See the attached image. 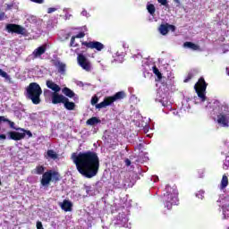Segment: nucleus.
I'll list each match as a JSON object with an SVG mask.
<instances>
[{
	"label": "nucleus",
	"mask_w": 229,
	"mask_h": 229,
	"mask_svg": "<svg viewBox=\"0 0 229 229\" xmlns=\"http://www.w3.org/2000/svg\"><path fill=\"white\" fill-rule=\"evenodd\" d=\"M228 187V176L224 174L221 180V189H226Z\"/></svg>",
	"instance_id": "b1692460"
},
{
	"label": "nucleus",
	"mask_w": 229,
	"mask_h": 229,
	"mask_svg": "<svg viewBox=\"0 0 229 229\" xmlns=\"http://www.w3.org/2000/svg\"><path fill=\"white\" fill-rule=\"evenodd\" d=\"M159 32L161 35H167L169 33V23L161 24L159 26Z\"/></svg>",
	"instance_id": "aec40b11"
},
{
	"label": "nucleus",
	"mask_w": 229,
	"mask_h": 229,
	"mask_svg": "<svg viewBox=\"0 0 229 229\" xmlns=\"http://www.w3.org/2000/svg\"><path fill=\"white\" fill-rule=\"evenodd\" d=\"M176 31V27L174 25L168 24V30Z\"/></svg>",
	"instance_id": "c9c22d12"
},
{
	"label": "nucleus",
	"mask_w": 229,
	"mask_h": 229,
	"mask_svg": "<svg viewBox=\"0 0 229 229\" xmlns=\"http://www.w3.org/2000/svg\"><path fill=\"white\" fill-rule=\"evenodd\" d=\"M53 65L56 67L60 74H65V67H66L65 64L62 63L60 60H54Z\"/></svg>",
	"instance_id": "ddd939ff"
},
{
	"label": "nucleus",
	"mask_w": 229,
	"mask_h": 229,
	"mask_svg": "<svg viewBox=\"0 0 229 229\" xmlns=\"http://www.w3.org/2000/svg\"><path fill=\"white\" fill-rule=\"evenodd\" d=\"M2 139V140H6V135L4 134H0V140Z\"/></svg>",
	"instance_id": "ea45409f"
},
{
	"label": "nucleus",
	"mask_w": 229,
	"mask_h": 229,
	"mask_svg": "<svg viewBox=\"0 0 229 229\" xmlns=\"http://www.w3.org/2000/svg\"><path fill=\"white\" fill-rule=\"evenodd\" d=\"M67 97L64 96L63 94H60L58 92L52 93L51 94V101L53 105H60L64 103Z\"/></svg>",
	"instance_id": "9d476101"
},
{
	"label": "nucleus",
	"mask_w": 229,
	"mask_h": 229,
	"mask_svg": "<svg viewBox=\"0 0 229 229\" xmlns=\"http://www.w3.org/2000/svg\"><path fill=\"white\" fill-rule=\"evenodd\" d=\"M163 106H168L169 105L167 104L168 102L165 103L164 101H161Z\"/></svg>",
	"instance_id": "a19ab883"
},
{
	"label": "nucleus",
	"mask_w": 229,
	"mask_h": 229,
	"mask_svg": "<svg viewBox=\"0 0 229 229\" xmlns=\"http://www.w3.org/2000/svg\"><path fill=\"white\" fill-rule=\"evenodd\" d=\"M37 229H44V226L42 225V222L40 221L37 222Z\"/></svg>",
	"instance_id": "4c0bfd02"
},
{
	"label": "nucleus",
	"mask_w": 229,
	"mask_h": 229,
	"mask_svg": "<svg viewBox=\"0 0 229 229\" xmlns=\"http://www.w3.org/2000/svg\"><path fill=\"white\" fill-rule=\"evenodd\" d=\"M46 171V167L44 165H37L34 170H32V174H42V178L40 180V183L42 187H49L51 182L54 183H57L60 182V173L55 170H47Z\"/></svg>",
	"instance_id": "f03ea898"
},
{
	"label": "nucleus",
	"mask_w": 229,
	"mask_h": 229,
	"mask_svg": "<svg viewBox=\"0 0 229 229\" xmlns=\"http://www.w3.org/2000/svg\"><path fill=\"white\" fill-rule=\"evenodd\" d=\"M81 45L88 47V49H96L97 51H103L105 49V45L99 41H82Z\"/></svg>",
	"instance_id": "1a4fd4ad"
},
{
	"label": "nucleus",
	"mask_w": 229,
	"mask_h": 229,
	"mask_svg": "<svg viewBox=\"0 0 229 229\" xmlns=\"http://www.w3.org/2000/svg\"><path fill=\"white\" fill-rule=\"evenodd\" d=\"M46 49L47 47L44 45L36 48L32 53L34 58H39L41 55H44L46 53Z\"/></svg>",
	"instance_id": "dca6fc26"
},
{
	"label": "nucleus",
	"mask_w": 229,
	"mask_h": 229,
	"mask_svg": "<svg viewBox=\"0 0 229 229\" xmlns=\"http://www.w3.org/2000/svg\"><path fill=\"white\" fill-rule=\"evenodd\" d=\"M175 1V3H180V1L179 0H174Z\"/></svg>",
	"instance_id": "79ce46f5"
},
{
	"label": "nucleus",
	"mask_w": 229,
	"mask_h": 229,
	"mask_svg": "<svg viewBox=\"0 0 229 229\" xmlns=\"http://www.w3.org/2000/svg\"><path fill=\"white\" fill-rule=\"evenodd\" d=\"M25 96L32 101L33 105H40V96H42V88L37 82H31L26 88Z\"/></svg>",
	"instance_id": "7ed1b4c3"
},
{
	"label": "nucleus",
	"mask_w": 229,
	"mask_h": 229,
	"mask_svg": "<svg viewBox=\"0 0 229 229\" xmlns=\"http://www.w3.org/2000/svg\"><path fill=\"white\" fill-rule=\"evenodd\" d=\"M56 8H55V7H49L48 9H47V13H53L54 12H56Z\"/></svg>",
	"instance_id": "f704fd0d"
},
{
	"label": "nucleus",
	"mask_w": 229,
	"mask_h": 229,
	"mask_svg": "<svg viewBox=\"0 0 229 229\" xmlns=\"http://www.w3.org/2000/svg\"><path fill=\"white\" fill-rule=\"evenodd\" d=\"M75 37V38H83L85 37V32H79Z\"/></svg>",
	"instance_id": "7c9ffc66"
},
{
	"label": "nucleus",
	"mask_w": 229,
	"mask_h": 229,
	"mask_svg": "<svg viewBox=\"0 0 229 229\" xmlns=\"http://www.w3.org/2000/svg\"><path fill=\"white\" fill-rule=\"evenodd\" d=\"M16 131H22V133H25V136L28 135V137L30 138L33 137V133H31V131H28L21 127H18V129H16Z\"/></svg>",
	"instance_id": "bb28decb"
},
{
	"label": "nucleus",
	"mask_w": 229,
	"mask_h": 229,
	"mask_svg": "<svg viewBox=\"0 0 229 229\" xmlns=\"http://www.w3.org/2000/svg\"><path fill=\"white\" fill-rule=\"evenodd\" d=\"M9 136L12 140H22V139L25 138V133H23L22 131H10Z\"/></svg>",
	"instance_id": "4468645a"
},
{
	"label": "nucleus",
	"mask_w": 229,
	"mask_h": 229,
	"mask_svg": "<svg viewBox=\"0 0 229 229\" xmlns=\"http://www.w3.org/2000/svg\"><path fill=\"white\" fill-rule=\"evenodd\" d=\"M207 87H208V84L205 81V78L203 77H200L194 86L197 96L202 103L207 101Z\"/></svg>",
	"instance_id": "423d86ee"
},
{
	"label": "nucleus",
	"mask_w": 229,
	"mask_h": 229,
	"mask_svg": "<svg viewBox=\"0 0 229 229\" xmlns=\"http://www.w3.org/2000/svg\"><path fill=\"white\" fill-rule=\"evenodd\" d=\"M98 101H99V98H98V96L92 97V98H91V105H92L93 106H94V105H96V106H97Z\"/></svg>",
	"instance_id": "c756f323"
},
{
	"label": "nucleus",
	"mask_w": 229,
	"mask_h": 229,
	"mask_svg": "<svg viewBox=\"0 0 229 229\" xmlns=\"http://www.w3.org/2000/svg\"><path fill=\"white\" fill-rule=\"evenodd\" d=\"M63 105H64V108H66V110H74V108H76V104H74V102H70L68 98L64 99Z\"/></svg>",
	"instance_id": "f3484780"
},
{
	"label": "nucleus",
	"mask_w": 229,
	"mask_h": 229,
	"mask_svg": "<svg viewBox=\"0 0 229 229\" xmlns=\"http://www.w3.org/2000/svg\"><path fill=\"white\" fill-rule=\"evenodd\" d=\"M101 123V120L98 117H91L87 120L86 124H89V126H94V124H98Z\"/></svg>",
	"instance_id": "4be33fe9"
},
{
	"label": "nucleus",
	"mask_w": 229,
	"mask_h": 229,
	"mask_svg": "<svg viewBox=\"0 0 229 229\" xmlns=\"http://www.w3.org/2000/svg\"><path fill=\"white\" fill-rule=\"evenodd\" d=\"M217 123L218 124H222V126H228L229 124V115L225 113H221L217 115Z\"/></svg>",
	"instance_id": "9b49d317"
},
{
	"label": "nucleus",
	"mask_w": 229,
	"mask_h": 229,
	"mask_svg": "<svg viewBox=\"0 0 229 229\" xmlns=\"http://www.w3.org/2000/svg\"><path fill=\"white\" fill-rule=\"evenodd\" d=\"M2 123H7L13 130H18L19 128H15V123L10 121V119L5 118L4 116H2Z\"/></svg>",
	"instance_id": "5701e85b"
},
{
	"label": "nucleus",
	"mask_w": 229,
	"mask_h": 229,
	"mask_svg": "<svg viewBox=\"0 0 229 229\" xmlns=\"http://www.w3.org/2000/svg\"><path fill=\"white\" fill-rule=\"evenodd\" d=\"M184 47H188L189 49H192L193 51H198L199 49V46L191 42V41H186L183 44Z\"/></svg>",
	"instance_id": "6ab92c4d"
},
{
	"label": "nucleus",
	"mask_w": 229,
	"mask_h": 229,
	"mask_svg": "<svg viewBox=\"0 0 229 229\" xmlns=\"http://www.w3.org/2000/svg\"><path fill=\"white\" fill-rule=\"evenodd\" d=\"M47 158H51L52 160H56L58 158V154L53 149H48L47 151Z\"/></svg>",
	"instance_id": "412c9836"
},
{
	"label": "nucleus",
	"mask_w": 229,
	"mask_h": 229,
	"mask_svg": "<svg viewBox=\"0 0 229 229\" xmlns=\"http://www.w3.org/2000/svg\"><path fill=\"white\" fill-rule=\"evenodd\" d=\"M59 205L64 212H72V202L64 199L63 202H60Z\"/></svg>",
	"instance_id": "f8f14e48"
},
{
	"label": "nucleus",
	"mask_w": 229,
	"mask_h": 229,
	"mask_svg": "<svg viewBox=\"0 0 229 229\" xmlns=\"http://www.w3.org/2000/svg\"><path fill=\"white\" fill-rule=\"evenodd\" d=\"M124 162H125V165H126L127 167H130V166L131 165V161L130 159L126 158V159L124 160Z\"/></svg>",
	"instance_id": "e433bc0d"
},
{
	"label": "nucleus",
	"mask_w": 229,
	"mask_h": 229,
	"mask_svg": "<svg viewBox=\"0 0 229 229\" xmlns=\"http://www.w3.org/2000/svg\"><path fill=\"white\" fill-rule=\"evenodd\" d=\"M77 62L84 71H87V72H90L92 69V64H90V61L87 59V57L83 54H79L77 56Z\"/></svg>",
	"instance_id": "6e6552de"
},
{
	"label": "nucleus",
	"mask_w": 229,
	"mask_h": 229,
	"mask_svg": "<svg viewBox=\"0 0 229 229\" xmlns=\"http://www.w3.org/2000/svg\"><path fill=\"white\" fill-rule=\"evenodd\" d=\"M72 159L76 165L78 173L84 178H94L99 173V156L94 151L88 150L80 152L78 155L73 153Z\"/></svg>",
	"instance_id": "f257e3e1"
},
{
	"label": "nucleus",
	"mask_w": 229,
	"mask_h": 229,
	"mask_svg": "<svg viewBox=\"0 0 229 229\" xmlns=\"http://www.w3.org/2000/svg\"><path fill=\"white\" fill-rule=\"evenodd\" d=\"M124 98H126V92L118 91L114 96L106 97L102 102L96 106V108L98 110H101V108H106V106H110L112 103H115V101H121Z\"/></svg>",
	"instance_id": "39448f33"
},
{
	"label": "nucleus",
	"mask_w": 229,
	"mask_h": 229,
	"mask_svg": "<svg viewBox=\"0 0 229 229\" xmlns=\"http://www.w3.org/2000/svg\"><path fill=\"white\" fill-rule=\"evenodd\" d=\"M147 10L148 13H150L152 16L155 15V12H157V9L155 8V5L153 4H148Z\"/></svg>",
	"instance_id": "393cba45"
},
{
	"label": "nucleus",
	"mask_w": 229,
	"mask_h": 229,
	"mask_svg": "<svg viewBox=\"0 0 229 229\" xmlns=\"http://www.w3.org/2000/svg\"><path fill=\"white\" fill-rule=\"evenodd\" d=\"M0 76H2V78H4L6 81H12V78L10 77V75H8L6 72L3 71V69H0Z\"/></svg>",
	"instance_id": "a878e982"
},
{
	"label": "nucleus",
	"mask_w": 229,
	"mask_h": 229,
	"mask_svg": "<svg viewBox=\"0 0 229 229\" xmlns=\"http://www.w3.org/2000/svg\"><path fill=\"white\" fill-rule=\"evenodd\" d=\"M153 72L157 77V80H162V72H160V70L157 66H153Z\"/></svg>",
	"instance_id": "cd10ccee"
},
{
	"label": "nucleus",
	"mask_w": 229,
	"mask_h": 229,
	"mask_svg": "<svg viewBox=\"0 0 229 229\" xmlns=\"http://www.w3.org/2000/svg\"><path fill=\"white\" fill-rule=\"evenodd\" d=\"M4 19H8V17H6V14L4 13H0V21H4Z\"/></svg>",
	"instance_id": "2f4dec72"
},
{
	"label": "nucleus",
	"mask_w": 229,
	"mask_h": 229,
	"mask_svg": "<svg viewBox=\"0 0 229 229\" xmlns=\"http://www.w3.org/2000/svg\"><path fill=\"white\" fill-rule=\"evenodd\" d=\"M7 33H16V35L26 36V29L19 24L9 23L5 26Z\"/></svg>",
	"instance_id": "0eeeda50"
},
{
	"label": "nucleus",
	"mask_w": 229,
	"mask_h": 229,
	"mask_svg": "<svg viewBox=\"0 0 229 229\" xmlns=\"http://www.w3.org/2000/svg\"><path fill=\"white\" fill-rule=\"evenodd\" d=\"M192 80V74H188L187 78L184 80V83H189Z\"/></svg>",
	"instance_id": "473e14b6"
},
{
	"label": "nucleus",
	"mask_w": 229,
	"mask_h": 229,
	"mask_svg": "<svg viewBox=\"0 0 229 229\" xmlns=\"http://www.w3.org/2000/svg\"><path fill=\"white\" fill-rule=\"evenodd\" d=\"M32 3H37L38 4H44V0H30Z\"/></svg>",
	"instance_id": "58836bf2"
},
{
	"label": "nucleus",
	"mask_w": 229,
	"mask_h": 229,
	"mask_svg": "<svg viewBox=\"0 0 229 229\" xmlns=\"http://www.w3.org/2000/svg\"><path fill=\"white\" fill-rule=\"evenodd\" d=\"M63 94H64V96H66V98H74V96H76V93H74V91H72L71 89L64 87L62 89Z\"/></svg>",
	"instance_id": "a211bd4d"
},
{
	"label": "nucleus",
	"mask_w": 229,
	"mask_h": 229,
	"mask_svg": "<svg viewBox=\"0 0 229 229\" xmlns=\"http://www.w3.org/2000/svg\"><path fill=\"white\" fill-rule=\"evenodd\" d=\"M165 191L166 193H164L163 196V203L168 210H171L173 205H177L178 203V190L170 185H166Z\"/></svg>",
	"instance_id": "20e7f679"
},
{
	"label": "nucleus",
	"mask_w": 229,
	"mask_h": 229,
	"mask_svg": "<svg viewBox=\"0 0 229 229\" xmlns=\"http://www.w3.org/2000/svg\"><path fill=\"white\" fill-rule=\"evenodd\" d=\"M47 87L53 90V93L60 92V90H62V88H60L58 84L53 82V81H47Z\"/></svg>",
	"instance_id": "2eb2a0df"
},
{
	"label": "nucleus",
	"mask_w": 229,
	"mask_h": 229,
	"mask_svg": "<svg viewBox=\"0 0 229 229\" xmlns=\"http://www.w3.org/2000/svg\"><path fill=\"white\" fill-rule=\"evenodd\" d=\"M76 42V37L72 36L70 41V47H78V44H74Z\"/></svg>",
	"instance_id": "c85d7f7f"
},
{
	"label": "nucleus",
	"mask_w": 229,
	"mask_h": 229,
	"mask_svg": "<svg viewBox=\"0 0 229 229\" xmlns=\"http://www.w3.org/2000/svg\"><path fill=\"white\" fill-rule=\"evenodd\" d=\"M157 2L163 6H167V0H157Z\"/></svg>",
	"instance_id": "72a5a7b5"
}]
</instances>
